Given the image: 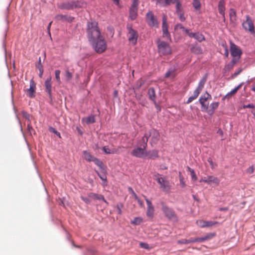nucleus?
<instances>
[{"mask_svg":"<svg viewBox=\"0 0 255 255\" xmlns=\"http://www.w3.org/2000/svg\"><path fill=\"white\" fill-rule=\"evenodd\" d=\"M86 32L89 41L94 50L99 54L104 52L107 48V44L101 35L98 23L95 21L88 22Z\"/></svg>","mask_w":255,"mask_h":255,"instance_id":"f257e3e1","label":"nucleus"},{"mask_svg":"<svg viewBox=\"0 0 255 255\" xmlns=\"http://www.w3.org/2000/svg\"><path fill=\"white\" fill-rule=\"evenodd\" d=\"M148 140L147 134H144L142 138L141 143L138 146L134 148L131 152V155L137 158H145L146 156V149L147 147V142Z\"/></svg>","mask_w":255,"mask_h":255,"instance_id":"f03ea898","label":"nucleus"},{"mask_svg":"<svg viewBox=\"0 0 255 255\" xmlns=\"http://www.w3.org/2000/svg\"><path fill=\"white\" fill-rule=\"evenodd\" d=\"M84 158L88 162H93L99 167L103 172L105 171V168L104 167L103 163L100 160L92 155L89 152L84 150L83 151Z\"/></svg>","mask_w":255,"mask_h":255,"instance_id":"7ed1b4c3","label":"nucleus"},{"mask_svg":"<svg viewBox=\"0 0 255 255\" xmlns=\"http://www.w3.org/2000/svg\"><path fill=\"white\" fill-rule=\"evenodd\" d=\"M162 211L164 214L165 216L169 220L173 221H177V217L174 211L163 203H162Z\"/></svg>","mask_w":255,"mask_h":255,"instance_id":"20e7f679","label":"nucleus"},{"mask_svg":"<svg viewBox=\"0 0 255 255\" xmlns=\"http://www.w3.org/2000/svg\"><path fill=\"white\" fill-rule=\"evenodd\" d=\"M146 20L147 24L151 27L157 28L159 23L151 11H149L146 14Z\"/></svg>","mask_w":255,"mask_h":255,"instance_id":"39448f33","label":"nucleus"},{"mask_svg":"<svg viewBox=\"0 0 255 255\" xmlns=\"http://www.w3.org/2000/svg\"><path fill=\"white\" fill-rule=\"evenodd\" d=\"M246 20L244 21L242 23L243 28L245 30L249 31L251 34H255V27L253 21L251 19L249 15H246Z\"/></svg>","mask_w":255,"mask_h":255,"instance_id":"423d86ee","label":"nucleus"},{"mask_svg":"<svg viewBox=\"0 0 255 255\" xmlns=\"http://www.w3.org/2000/svg\"><path fill=\"white\" fill-rule=\"evenodd\" d=\"M127 29L128 30V37L129 41L133 45L136 44L138 36L137 32L133 29L130 25H127Z\"/></svg>","mask_w":255,"mask_h":255,"instance_id":"0eeeda50","label":"nucleus"},{"mask_svg":"<svg viewBox=\"0 0 255 255\" xmlns=\"http://www.w3.org/2000/svg\"><path fill=\"white\" fill-rule=\"evenodd\" d=\"M158 52L162 55H168L171 53V49L167 43L161 41L158 43Z\"/></svg>","mask_w":255,"mask_h":255,"instance_id":"6e6552de","label":"nucleus"},{"mask_svg":"<svg viewBox=\"0 0 255 255\" xmlns=\"http://www.w3.org/2000/svg\"><path fill=\"white\" fill-rule=\"evenodd\" d=\"M145 134H147L148 138L151 137V143L155 144L159 141L160 138V134L158 131L155 129H150L148 133H146Z\"/></svg>","mask_w":255,"mask_h":255,"instance_id":"1a4fd4ad","label":"nucleus"},{"mask_svg":"<svg viewBox=\"0 0 255 255\" xmlns=\"http://www.w3.org/2000/svg\"><path fill=\"white\" fill-rule=\"evenodd\" d=\"M230 50L231 55L233 57H238L240 59L242 54V50L232 42H230Z\"/></svg>","mask_w":255,"mask_h":255,"instance_id":"9d476101","label":"nucleus"},{"mask_svg":"<svg viewBox=\"0 0 255 255\" xmlns=\"http://www.w3.org/2000/svg\"><path fill=\"white\" fill-rule=\"evenodd\" d=\"M82 5V3L80 1H72L63 3L61 8L65 9H71L77 7H80Z\"/></svg>","mask_w":255,"mask_h":255,"instance_id":"9b49d317","label":"nucleus"},{"mask_svg":"<svg viewBox=\"0 0 255 255\" xmlns=\"http://www.w3.org/2000/svg\"><path fill=\"white\" fill-rule=\"evenodd\" d=\"M168 25L167 22V17L164 15L162 17V29L163 32V36L170 39V34L168 30Z\"/></svg>","mask_w":255,"mask_h":255,"instance_id":"f8f14e48","label":"nucleus"},{"mask_svg":"<svg viewBox=\"0 0 255 255\" xmlns=\"http://www.w3.org/2000/svg\"><path fill=\"white\" fill-rule=\"evenodd\" d=\"M45 91L48 94V97L51 101H52V82L51 77H49L44 82Z\"/></svg>","mask_w":255,"mask_h":255,"instance_id":"ddd939ff","label":"nucleus"},{"mask_svg":"<svg viewBox=\"0 0 255 255\" xmlns=\"http://www.w3.org/2000/svg\"><path fill=\"white\" fill-rule=\"evenodd\" d=\"M36 90V83L31 79L30 81V87L26 90V95L30 98H33L35 97V93Z\"/></svg>","mask_w":255,"mask_h":255,"instance_id":"4468645a","label":"nucleus"},{"mask_svg":"<svg viewBox=\"0 0 255 255\" xmlns=\"http://www.w3.org/2000/svg\"><path fill=\"white\" fill-rule=\"evenodd\" d=\"M200 182H204L208 184H218L219 182V180L218 178L213 176H208L202 178Z\"/></svg>","mask_w":255,"mask_h":255,"instance_id":"2eb2a0df","label":"nucleus"},{"mask_svg":"<svg viewBox=\"0 0 255 255\" xmlns=\"http://www.w3.org/2000/svg\"><path fill=\"white\" fill-rule=\"evenodd\" d=\"M55 18L58 21H67L70 23L73 21L74 17L68 15L58 14L55 16Z\"/></svg>","mask_w":255,"mask_h":255,"instance_id":"dca6fc26","label":"nucleus"},{"mask_svg":"<svg viewBox=\"0 0 255 255\" xmlns=\"http://www.w3.org/2000/svg\"><path fill=\"white\" fill-rule=\"evenodd\" d=\"M199 101L202 106V110L208 112L209 113L211 110H208L209 105L208 103H206L207 99L204 94L200 97Z\"/></svg>","mask_w":255,"mask_h":255,"instance_id":"f3484780","label":"nucleus"},{"mask_svg":"<svg viewBox=\"0 0 255 255\" xmlns=\"http://www.w3.org/2000/svg\"><path fill=\"white\" fill-rule=\"evenodd\" d=\"M145 200L147 205V216L150 218H152L154 215V209L151 203V202L147 198H145Z\"/></svg>","mask_w":255,"mask_h":255,"instance_id":"a211bd4d","label":"nucleus"},{"mask_svg":"<svg viewBox=\"0 0 255 255\" xmlns=\"http://www.w3.org/2000/svg\"><path fill=\"white\" fill-rule=\"evenodd\" d=\"M188 36L190 37L194 38L200 42L205 40V37L204 35L199 32L193 33L190 32V33L188 34Z\"/></svg>","mask_w":255,"mask_h":255,"instance_id":"6ab92c4d","label":"nucleus"},{"mask_svg":"<svg viewBox=\"0 0 255 255\" xmlns=\"http://www.w3.org/2000/svg\"><path fill=\"white\" fill-rule=\"evenodd\" d=\"M157 5L161 6H167L171 3H174L175 0H154Z\"/></svg>","mask_w":255,"mask_h":255,"instance_id":"aec40b11","label":"nucleus"},{"mask_svg":"<svg viewBox=\"0 0 255 255\" xmlns=\"http://www.w3.org/2000/svg\"><path fill=\"white\" fill-rule=\"evenodd\" d=\"M218 11L221 15H225V0H220L218 3Z\"/></svg>","mask_w":255,"mask_h":255,"instance_id":"412c9836","label":"nucleus"},{"mask_svg":"<svg viewBox=\"0 0 255 255\" xmlns=\"http://www.w3.org/2000/svg\"><path fill=\"white\" fill-rule=\"evenodd\" d=\"M229 16L231 22L235 24L237 20V14L236 11L234 8H230Z\"/></svg>","mask_w":255,"mask_h":255,"instance_id":"4be33fe9","label":"nucleus"},{"mask_svg":"<svg viewBox=\"0 0 255 255\" xmlns=\"http://www.w3.org/2000/svg\"><path fill=\"white\" fill-rule=\"evenodd\" d=\"M154 179L160 185L161 187H165L166 181L159 174L154 175Z\"/></svg>","mask_w":255,"mask_h":255,"instance_id":"5701e85b","label":"nucleus"},{"mask_svg":"<svg viewBox=\"0 0 255 255\" xmlns=\"http://www.w3.org/2000/svg\"><path fill=\"white\" fill-rule=\"evenodd\" d=\"M138 8L130 7L129 8V17L131 20L136 19L137 15Z\"/></svg>","mask_w":255,"mask_h":255,"instance_id":"b1692460","label":"nucleus"},{"mask_svg":"<svg viewBox=\"0 0 255 255\" xmlns=\"http://www.w3.org/2000/svg\"><path fill=\"white\" fill-rule=\"evenodd\" d=\"M149 158L155 159L158 157V151L155 150H150L147 151L146 150V156L145 157Z\"/></svg>","mask_w":255,"mask_h":255,"instance_id":"393cba45","label":"nucleus"},{"mask_svg":"<svg viewBox=\"0 0 255 255\" xmlns=\"http://www.w3.org/2000/svg\"><path fill=\"white\" fill-rule=\"evenodd\" d=\"M103 150L106 154H115L119 153L118 149H110L108 146H104L103 147Z\"/></svg>","mask_w":255,"mask_h":255,"instance_id":"a878e982","label":"nucleus"},{"mask_svg":"<svg viewBox=\"0 0 255 255\" xmlns=\"http://www.w3.org/2000/svg\"><path fill=\"white\" fill-rule=\"evenodd\" d=\"M207 76L208 75L206 74L202 78V79L200 80V81L199 83L198 86L197 87V88H198V89H199L201 91L203 90L204 85L207 81Z\"/></svg>","mask_w":255,"mask_h":255,"instance_id":"bb28decb","label":"nucleus"},{"mask_svg":"<svg viewBox=\"0 0 255 255\" xmlns=\"http://www.w3.org/2000/svg\"><path fill=\"white\" fill-rule=\"evenodd\" d=\"M82 121L85 122L87 124L94 123L95 122V116L91 115L86 118H83Z\"/></svg>","mask_w":255,"mask_h":255,"instance_id":"cd10ccee","label":"nucleus"},{"mask_svg":"<svg viewBox=\"0 0 255 255\" xmlns=\"http://www.w3.org/2000/svg\"><path fill=\"white\" fill-rule=\"evenodd\" d=\"M149 99L155 103V92L153 88H150L148 91Z\"/></svg>","mask_w":255,"mask_h":255,"instance_id":"c85d7f7f","label":"nucleus"},{"mask_svg":"<svg viewBox=\"0 0 255 255\" xmlns=\"http://www.w3.org/2000/svg\"><path fill=\"white\" fill-rule=\"evenodd\" d=\"M216 236L215 233H209L205 236L200 238L201 242H203L207 240H209Z\"/></svg>","mask_w":255,"mask_h":255,"instance_id":"c756f323","label":"nucleus"},{"mask_svg":"<svg viewBox=\"0 0 255 255\" xmlns=\"http://www.w3.org/2000/svg\"><path fill=\"white\" fill-rule=\"evenodd\" d=\"M175 30H178V29H181L183 32L185 33L188 35L189 33H190V30L188 29L185 28L182 24L180 23L177 24L174 27Z\"/></svg>","mask_w":255,"mask_h":255,"instance_id":"7c9ffc66","label":"nucleus"},{"mask_svg":"<svg viewBox=\"0 0 255 255\" xmlns=\"http://www.w3.org/2000/svg\"><path fill=\"white\" fill-rule=\"evenodd\" d=\"M176 76L175 70L174 69L169 70L165 74V77L167 78H174Z\"/></svg>","mask_w":255,"mask_h":255,"instance_id":"2f4dec72","label":"nucleus"},{"mask_svg":"<svg viewBox=\"0 0 255 255\" xmlns=\"http://www.w3.org/2000/svg\"><path fill=\"white\" fill-rule=\"evenodd\" d=\"M90 197L94 200H102L105 202L107 203L106 201L104 199V196L102 195H99V194H95V193H91L90 195Z\"/></svg>","mask_w":255,"mask_h":255,"instance_id":"473e14b6","label":"nucleus"},{"mask_svg":"<svg viewBox=\"0 0 255 255\" xmlns=\"http://www.w3.org/2000/svg\"><path fill=\"white\" fill-rule=\"evenodd\" d=\"M187 169L189 172L190 173L192 179L193 181H196L197 180V177L195 173L194 170L189 166L187 167Z\"/></svg>","mask_w":255,"mask_h":255,"instance_id":"72a5a7b5","label":"nucleus"},{"mask_svg":"<svg viewBox=\"0 0 255 255\" xmlns=\"http://www.w3.org/2000/svg\"><path fill=\"white\" fill-rule=\"evenodd\" d=\"M179 185H180V186L182 187H185L186 186L185 181L184 177L181 174V172H179Z\"/></svg>","mask_w":255,"mask_h":255,"instance_id":"f704fd0d","label":"nucleus"},{"mask_svg":"<svg viewBox=\"0 0 255 255\" xmlns=\"http://www.w3.org/2000/svg\"><path fill=\"white\" fill-rule=\"evenodd\" d=\"M191 51L195 54H199L202 53V50L199 46H194L191 48Z\"/></svg>","mask_w":255,"mask_h":255,"instance_id":"c9c22d12","label":"nucleus"},{"mask_svg":"<svg viewBox=\"0 0 255 255\" xmlns=\"http://www.w3.org/2000/svg\"><path fill=\"white\" fill-rule=\"evenodd\" d=\"M193 6L196 10H199L201 7L200 0H193Z\"/></svg>","mask_w":255,"mask_h":255,"instance_id":"e433bc0d","label":"nucleus"},{"mask_svg":"<svg viewBox=\"0 0 255 255\" xmlns=\"http://www.w3.org/2000/svg\"><path fill=\"white\" fill-rule=\"evenodd\" d=\"M219 105V102H213L210 105V108L211 109V114H213L214 111L218 108Z\"/></svg>","mask_w":255,"mask_h":255,"instance_id":"4c0bfd02","label":"nucleus"},{"mask_svg":"<svg viewBox=\"0 0 255 255\" xmlns=\"http://www.w3.org/2000/svg\"><path fill=\"white\" fill-rule=\"evenodd\" d=\"M142 221V220L141 218L139 217H136L134 218L133 220L131 221V223L132 224L137 225H139Z\"/></svg>","mask_w":255,"mask_h":255,"instance_id":"58836bf2","label":"nucleus"},{"mask_svg":"<svg viewBox=\"0 0 255 255\" xmlns=\"http://www.w3.org/2000/svg\"><path fill=\"white\" fill-rule=\"evenodd\" d=\"M241 86H242V84H241L239 85H238L237 87L235 88L233 90H232L230 93H229L228 94H227L226 97L229 96H231L235 94L238 91V90L241 87Z\"/></svg>","mask_w":255,"mask_h":255,"instance_id":"ea45409f","label":"nucleus"},{"mask_svg":"<svg viewBox=\"0 0 255 255\" xmlns=\"http://www.w3.org/2000/svg\"><path fill=\"white\" fill-rule=\"evenodd\" d=\"M101 169V172L102 174V175L100 173H99L98 171H96V172L97 173L98 176L100 177V178L102 180H106V179H107V177L106 175V171L105 170V172H103L101 169Z\"/></svg>","mask_w":255,"mask_h":255,"instance_id":"a19ab883","label":"nucleus"},{"mask_svg":"<svg viewBox=\"0 0 255 255\" xmlns=\"http://www.w3.org/2000/svg\"><path fill=\"white\" fill-rule=\"evenodd\" d=\"M197 225L200 228H205V221L202 220H197L196 222Z\"/></svg>","mask_w":255,"mask_h":255,"instance_id":"79ce46f5","label":"nucleus"},{"mask_svg":"<svg viewBox=\"0 0 255 255\" xmlns=\"http://www.w3.org/2000/svg\"><path fill=\"white\" fill-rule=\"evenodd\" d=\"M218 224L217 222H213L211 221H205V227H210L212 226Z\"/></svg>","mask_w":255,"mask_h":255,"instance_id":"37998d69","label":"nucleus"},{"mask_svg":"<svg viewBox=\"0 0 255 255\" xmlns=\"http://www.w3.org/2000/svg\"><path fill=\"white\" fill-rule=\"evenodd\" d=\"M178 15L179 18L181 21H184L186 19V17L184 15V11H181L178 13H176Z\"/></svg>","mask_w":255,"mask_h":255,"instance_id":"c03bdc74","label":"nucleus"},{"mask_svg":"<svg viewBox=\"0 0 255 255\" xmlns=\"http://www.w3.org/2000/svg\"><path fill=\"white\" fill-rule=\"evenodd\" d=\"M60 71L59 70H57L55 71V78L58 83H61V80L60 78Z\"/></svg>","mask_w":255,"mask_h":255,"instance_id":"a18cd8bd","label":"nucleus"},{"mask_svg":"<svg viewBox=\"0 0 255 255\" xmlns=\"http://www.w3.org/2000/svg\"><path fill=\"white\" fill-rule=\"evenodd\" d=\"M123 205L122 204H118L117 205L116 209L119 214H122V209L123 208Z\"/></svg>","mask_w":255,"mask_h":255,"instance_id":"49530a36","label":"nucleus"},{"mask_svg":"<svg viewBox=\"0 0 255 255\" xmlns=\"http://www.w3.org/2000/svg\"><path fill=\"white\" fill-rule=\"evenodd\" d=\"M132 0V4L130 7L138 8V6L139 4L138 0Z\"/></svg>","mask_w":255,"mask_h":255,"instance_id":"de8ad7c7","label":"nucleus"},{"mask_svg":"<svg viewBox=\"0 0 255 255\" xmlns=\"http://www.w3.org/2000/svg\"><path fill=\"white\" fill-rule=\"evenodd\" d=\"M177 243L179 244H190L189 239V240L182 239V240L178 241Z\"/></svg>","mask_w":255,"mask_h":255,"instance_id":"09e8293b","label":"nucleus"},{"mask_svg":"<svg viewBox=\"0 0 255 255\" xmlns=\"http://www.w3.org/2000/svg\"><path fill=\"white\" fill-rule=\"evenodd\" d=\"M36 67L37 69H43V66L41 64V57H39V59H38V63L36 65Z\"/></svg>","mask_w":255,"mask_h":255,"instance_id":"8fccbe9b","label":"nucleus"},{"mask_svg":"<svg viewBox=\"0 0 255 255\" xmlns=\"http://www.w3.org/2000/svg\"><path fill=\"white\" fill-rule=\"evenodd\" d=\"M222 45L224 47V48H225L224 55H225V56L226 57H228L229 56V51H228V47L226 43H225V44L223 43Z\"/></svg>","mask_w":255,"mask_h":255,"instance_id":"3c124183","label":"nucleus"},{"mask_svg":"<svg viewBox=\"0 0 255 255\" xmlns=\"http://www.w3.org/2000/svg\"><path fill=\"white\" fill-rule=\"evenodd\" d=\"M190 243L199 242L201 243L200 241V238H191L189 239Z\"/></svg>","mask_w":255,"mask_h":255,"instance_id":"603ef678","label":"nucleus"},{"mask_svg":"<svg viewBox=\"0 0 255 255\" xmlns=\"http://www.w3.org/2000/svg\"><path fill=\"white\" fill-rule=\"evenodd\" d=\"M66 77L68 80H71L72 78V74L68 70L66 71Z\"/></svg>","mask_w":255,"mask_h":255,"instance_id":"864d4df0","label":"nucleus"},{"mask_svg":"<svg viewBox=\"0 0 255 255\" xmlns=\"http://www.w3.org/2000/svg\"><path fill=\"white\" fill-rule=\"evenodd\" d=\"M201 90L198 89V88H196L193 93V96L196 97V98L198 97L200 93L201 92Z\"/></svg>","mask_w":255,"mask_h":255,"instance_id":"5fc2aeb1","label":"nucleus"},{"mask_svg":"<svg viewBox=\"0 0 255 255\" xmlns=\"http://www.w3.org/2000/svg\"><path fill=\"white\" fill-rule=\"evenodd\" d=\"M254 171V168L253 166H250L246 170L247 173L252 174Z\"/></svg>","mask_w":255,"mask_h":255,"instance_id":"6e6d98bb","label":"nucleus"},{"mask_svg":"<svg viewBox=\"0 0 255 255\" xmlns=\"http://www.w3.org/2000/svg\"><path fill=\"white\" fill-rule=\"evenodd\" d=\"M133 195L134 196V197L137 200L138 204H139V205L141 206V207H143V202L140 200H139V199L137 197V196L135 195V194L134 193V192H133Z\"/></svg>","mask_w":255,"mask_h":255,"instance_id":"4d7b16f0","label":"nucleus"},{"mask_svg":"<svg viewBox=\"0 0 255 255\" xmlns=\"http://www.w3.org/2000/svg\"><path fill=\"white\" fill-rule=\"evenodd\" d=\"M255 108V107L254 106V105L253 104H248V105H244L243 106V108L244 109H246V108H252V109H254Z\"/></svg>","mask_w":255,"mask_h":255,"instance_id":"13d9d810","label":"nucleus"},{"mask_svg":"<svg viewBox=\"0 0 255 255\" xmlns=\"http://www.w3.org/2000/svg\"><path fill=\"white\" fill-rule=\"evenodd\" d=\"M196 98L194 96H193V95H192V96L190 97L187 101V104H189L190 103L192 102L194 100L196 99Z\"/></svg>","mask_w":255,"mask_h":255,"instance_id":"bf43d9fd","label":"nucleus"},{"mask_svg":"<svg viewBox=\"0 0 255 255\" xmlns=\"http://www.w3.org/2000/svg\"><path fill=\"white\" fill-rule=\"evenodd\" d=\"M234 66H233V64H231L230 63H229L228 65H227L225 67V68L227 69V70H230L233 68Z\"/></svg>","mask_w":255,"mask_h":255,"instance_id":"052dcab7","label":"nucleus"},{"mask_svg":"<svg viewBox=\"0 0 255 255\" xmlns=\"http://www.w3.org/2000/svg\"><path fill=\"white\" fill-rule=\"evenodd\" d=\"M140 246L141 248H144V249H147L149 248L148 245L146 244V243H141L140 244Z\"/></svg>","mask_w":255,"mask_h":255,"instance_id":"680f3d73","label":"nucleus"},{"mask_svg":"<svg viewBox=\"0 0 255 255\" xmlns=\"http://www.w3.org/2000/svg\"><path fill=\"white\" fill-rule=\"evenodd\" d=\"M204 96L206 97L207 100H211L212 99V96L210 94H209L207 92H206L204 94Z\"/></svg>","mask_w":255,"mask_h":255,"instance_id":"e2e57ef3","label":"nucleus"},{"mask_svg":"<svg viewBox=\"0 0 255 255\" xmlns=\"http://www.w3.org/2000/svg\"><path fill=\"white\" fill-rule=\"evenodd\" d=\"M239 59H238V57H234V58L231 61L230 63L233 64V66H234V65L238 62Z\"/></svg>","mask_w":255,"mask_h":255,"instance_id":"0e129e2a","label":"nucleus"},{"mask_svg":"<svg viewBox=\"0 0 255 255\" xmlns=\"http://www.w3.org/2000/svg\"><path fill=\"white\" fill-rule=\"evenodd\" d=\"M112 1H113L114 2V3L116 5H117L118 6H120H120V0H111Z\"/></svg>","mask_w":255,"mask_h":255,"instance_id":"69168bd1","label":"nucleus"},{"mask_svg":"<svg viewBox=\"0 0 255 255\" xmlns=\"http://www.w3.org/2000/svg\"><path fill=\"white\" fill-rule=\"evenodd\" d=\"M207 161L210 163V164L212 168H213V162L212 161V158H210V157L208 158Z\"/></svg>","mask_w":255,"mask_h":255,"instance_id":"338daca9","label":"nucleus"},{"mask_svg":"<svg viewBox=\"0 0 255 255\" xmlns=\"http://www.w3.org/2000/svg\"><path fill=\"white\" fill-rule=\"evenodd\" d=\"M38 70L39 71V76L40 78H42V75H43V69H38Z\"/></svg>","mask_w":255,"mask_h":255,"instance_id":"774afa93","label":"nucleus"}]
</instances>
